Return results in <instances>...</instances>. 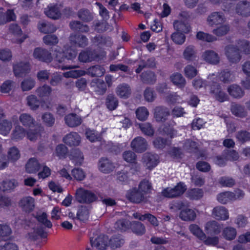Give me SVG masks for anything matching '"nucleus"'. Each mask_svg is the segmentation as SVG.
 Returning <instances> with one entry per match:
<instances>
[{
  "label": "nucleus",
  "mask_w": 250,
  "mask_h": 250,
  "mask_svg": "<svg viewBox=\"0 0 250 250\" xmlns=\"http://www.w3.org/2000/svg\"><path fill=\"white\" fill-rule=\"evenodd\" d=\"M19 205L26 212H30L35 208V200L30 196L25 197L20 200Z\"/></svg>",
  "instance_id": "obj_22"
},
{
  "label": "nucleus",
  "mask_w": 250,
  "mask_h": 250,
  "mask_svg": "<svg viewBox=\"0 0 250 250\" xmlns=\"http://www.w3.org/2000/svg\"><path fill=\"white\" fill-rule=\"evenodd\" d=\"M207 21L209 26L213 27L224 23L226 18L222 12H213L208 16Z\"/></svg>",
  "instance_id": "obj_7"
},
{
  "label": "nucleus",
  "mask_w": 250,
  "mask_h": 250,
  "mask_svg": "<svg viewBox=\"0 0 250 250\" xmlns=\"http://www.w3.org/2000/svg\"><path fill=\"white\" fill-rule=\"evenodd\" d=\"M18 185V182L15 179L6 180L0 184V189L3 191L13 190Z\"/></svg>",
  "instance_id": "obj_36"
},
{
  "label": "nucleus",
  "mask_w": 250,
  "mask_h": 250,
  "mask_svg": "<svg viewBox=\"0 0 250 250\" xmlns=\"http://www.w3.org/2000/svg\"><path fill=\"white\" fill-rule=\"evenodd\" d=\"M37 220L45 227L51 228L52 226L51 222L47 219L46 213L43 212L41 214H38L35 216Z\"/></svg>",
  "instance_id": "obj_56"
},
{
  "label": "nucleus",
  "mask_w": 250,
  "mask_h": 250,
  "mask_svg": "<svg viewBox=\"0 0 250 250\" xmlns=\"http://www.w3.org/2000/svg\"><path fill=\"white\" fill-rule=\"evenodd\" d=\"M142 162L144 165L147 168L151 169L156 167L159 163V157L156 154L150 152L146 153L143 154Z\"/></svg>",
  "instance_id": "obj_5"
},
{
  "label": "nucleus",
  "mask_w": 250,
  "mask_h": 250,
  "mask_svg": "<svg viewBox=\"0 0 250 250\" xmlns=\"http://www.w3.org/2000/svg\"><path fill=\"white\" fill-rule=\"evenodd\" d=\"M124 243V240L119 235H115L109 239V246L112 249L121 247Z\"/></svg>",
  "instance_id": "obj_48"
},
{
  "label": "nucleus",
  "mask_w": 250,
  "mask_h": 250,
  "mask_svg": "<svg viewBox=\"0 0 250 250\" xmlns=\"http://www.w3.org/2000/svg\"><path fill=\"white\" fill-rule=\"evenodd\" d=\"M125 219H121L117 221L115 224V228L119 230L125 231L130 226V223Z\"/></svg>",
  "instance_id": "obj_64"
},
{
  "label": "nucleus",
  "mask_w": 250,
  "mask_h": 250,
  "mask_svg": "<svg viewBox=\"0 0 250 250\" xmlns=\"http://www.w3.org/2000/svg\"><path fill=\"white\" fill-rule=\"evenodd\" d=\"M169 115V110L166 107L159 106L154 109V117L158 122H165Z\"/></svg>",
  "instance_id": "obj_14"
},
{
  "label": "nucleus",
  "mask_w": 250,
  "mask_h": 250,
  "mask_svg": "<svg viewBox=\"0 0 250 250\" xmlns=\"http://www.w3.org/2000/svg\"><path fill=\"white\" fill-rule=\"evenodd\" d=\"M41 165L35 158L30 159L26 165V170L28 173H33L38 171Z\"/></svg>",
  "instance_id": "obj_35"
},
{
  "label": "nucleus",
  "mask_w": 250,
  "mask_h": 250,
  "mask_svg": "<svg viewBox=\"0 0 250 250\" xmlns=\"http://www.w3.org/2000/svg\"><path fill=\"white\" fill-rule=\"evenodd\" d=\"M230 27L228 24H223L213 30L212 32L217 36H223L226 35L229 31Z\"/></svg>",
  "instance_id": "obj_55"
},
{
  "label": "nucleus",
  "mask_w": 250,
  "mask_h": 250,
  "mask_svg": "<svg viewBox=\"0 0 250 250\" xmlns=\"http://www.w3.org/2000/svg\"><path fill=\"white\" fill-rule=\"evenodd\" d=\"M105 105L109 110H114L118 105V100L114 95L110 94L105 99Z\"/></svg>",
  "instance_id": "obj_37"
},
{
  "label": "nucleus",
  "mask_w": 250,
  "mask_h": 250,
  "mask_svg": "<svg viewBox=\"0 0 250 250\" xmlns=\"http://www.w3.org/2000/svg\"><path fill=\"white\" fill-rule=\"evenodd\" d=\"M44 12L47 17L53 20H57L61 16L60 10L57 5L50 4L44 9Z\"/></svg>",
  "instance_id": "obj_17"
},
{
  "label": "nucleus",
  "mask_w": 250,
  "mask_h": 250,
  "mask_svg": "<svg viewBox=\"0 0 250 250\" xmlns=\"http://www.w3.org/2000/svg\"><path fill=\"white\" fill-rule=\"evenodd\" d=\"M27 104L32 110L37 109L41 104L40 100L34 95H31L26 98Z\"/></svg>",
  "instance_id": "obj_44"
},
{
  "label": "nucleus",
  "mask_w": 250,
  "mask_h": 250,
  "mask_svg": "<svg viewBox=\"0 0 250 250\" xmlns=\"http://www.w3.org/2000/svg\"><path fill=\"white\" fill-rule=\"evenodd\" d=\"M99 168L102 172L109 173L115 169V166L114 163L109 159L103 157L99 160Z\"/></svg>",
  "instance_id": "obj_16"
},
{
  "label": "nucleus",
  "mask_w": 250,
  "mask_h": 250,
  "mask_svg": "<svg viewBox=\"0 0 250 250\" xmlns=\"http://www.w3.org/2000/svg\"><path fill=\"white\" fill-rule=\"evenodd\" d=\"M90 243L92 247L99 250H105L109 246V238L107 236L101 235L94 240L91 239Z\"/></svg>",
  "instance_id": "obj_13"
},
{
  "label": "nucleus",
  "mask_w": 250,
  "mask_h": 250,
  "mask_svg": "<svg viewBox=\"0 0 250 250\" xmlns=\"http://www.w3.org/2000/svg\"><path fill=\"white\" fill-rule=\"evenodd\" d=\"M240 52L246 55L250 54V42L243 40L238 42V46Z\"/></svg>",
  "instance_id": "obj_50"
},
{
  "label": "nucleus",
  "mask_w": 250,
  "mask_h": 250,
  "mask_svg": "<svg viewBox=\"0 0 250 250\" xmlns=\"http://www.w3.org/2000/svg\"><path fill=\"white\" fill-rule=\"evenodd\" d=\"M78 18L83 22H89L93 19V14L86 8H82L77 12Z\"/></svg>",
  "instance_id": "obj_32"
},
{
  "label": "nucleus",
  "mask_w": 250,
  "mask_h": 250,
  "mask_svg": "<svg viewBox=\"0 0 250 250\" xmlns=\"http://www.w3.org/2000/svg\"><path fill=\"white\" fill-rule=\"evenodd\" d=\"M235 12L243 17L250 16V2L246 0L240 1L236 5Z\"/></svg>",
  "instance_id": "obj_15"
},
{
  "label": "nucleus",
  "mask_w": 250,
  "mask_h": 250,
  "mask_svg": "<svg viewBox=\"0 0 250 250\" xmlns=\"http://www.w3.org/2000/svg\"><path fill=\"white\" fill-rule=\"evenodd\" d=\"M229 94L233 98L240 99L245 95V92L238 85L233 84L229 85L227 89Z\"/></svg>",
  "instance_id": "obj_24"
},
{
  "label": "nucleus",
  "mask_w": 250,
  "mask_h": 250,
  "mask_svg": "<svg viewBox=\"0 0 250 250\" xmlns=\"http://www.w3.org/2000/svg\"><path fill=\"white\" fill-rule=\"evenodd\" d=\"M69 27L73 31L80 33H87L89 31V26L79 21H72L69 22Z\"/></svg>",
  "instance_id": "obj_21"
},
{
  "label": "nucleus",
  "mask_w": 250,
  "mask_h": 250,
  "mask_svg": "<svg viewBox=\"0 0 250 250\" xmlns=\"http://www.w3.org/2000/svg\"><path fill=\"white\" fill-rule=\"evenodd\" d=\"M145 195L146 194L141 190H140L139 188H134L129 190L126 196L130 202L134 203H140L146 200Z\"/></svg>",
  "instance_id": "obj_11"
},
{
  "label": "nucleus",
  "mask_w": 250,
  "mask_h": 250,
  "mask_svg": "<svg viewBox=\"0 0 250 250\" xmlns=\"http://www.w3.org/2000/svg\"><path fill=\"white\" fill-rule=\"evenodd\" d=\"M138 188L145 194L149 193L152 189L151 184L148 180L144 179L140 183Z\"/></svg>",
  "instance_id": "obj_54"
},
{
  "label": "nucleus",
  "mask_w": 250,
  "mask_h": 250,
  "mask_svg": "<svg viewBox=\"0 0 250 250\" xmlns=\"http://www.w3.org/2000/svg\"><path fill=\"white\" fill-rule=\"evenodd\" d=\"M138 125L139 128L144 135L150 137L153 136L155 130L150 123H144L139 124Z\"/></svg>",
  "instance_id": "obj_39"
},
{
  "label": "nucleus",
  "mask_w": 250,
  "mask_h": 250,
  "mask_svg": "<svg viewBox=\"0 0 250 250\" xmlns=\"http://www.w3.org/2000/svg\"><path fill=\"white\" fill-rule=\"evenodd\" d=\"M205 229L208 234H217L220 232L222 227L216 221H211L207 223Z\"/></svg>",
  "instance_id": "obj_30"
},
{
  "label": "nucleus",
  "mask_w": 250,
  "mask_h": 250,
  "mask_svg": "<svg viewBox=\"0 0 250 250\" xmlns=\"http://www.w3.org/2000/svg\"><path fill=\"white\" fill-rule=\"evenodd\" d=\"M212 214L214 218L219 220H226L229 217L228 210L222 206L215 207L212 210Z\"/></svg>",
  "instance_id": "obj_18"
},
{
  "label": "nucleus",
  "mask_w": 250,
  "mask_h": 250,
  "mask_svg": "<svg viewBox=\"0 0 250 250\" xmlns=\"http://www.w3.org/2000/svg\"><path fill=\"white\" fill-rule=\"evenodd\" d=\"M170 79L173 83L179 88H183L186 84V79L179 73H175L170 77Z\"/></svg>",
  "instance_id": "obj_33"
},
{
  "label": "nucleus",
  "mask_w": 250,
  "mask_h": 250,
  "mask_svg": "<svg viewBox=\"0 0 250 250\" xmlns=\"http://www.w3.org/2000/svg\"><path fill=\"white\" fill-rule=\"evenodd\" d=\"M98 58L99 55L94 50L87 48L79 54L78 59L81 62H87L97 60Z\"/></svg>",
  "instance_id": "obj_9"
},
{
  "label": "nucleus",
  "mask_w": 250,
  "mask_h": 250,
  "mask_svg": "<svg viewBox=\"0 0 250 250\" xmlns=\"http://www.w3.org/2000/svg\"><path fill=\"white\" fill-rule=\"evenodd\" d=\"M69 40L72 45L79 47H85L88 43V40L87 37L85 35L80 34H71L69 37Z\"/></svg>",
  "instance_id": "obj_6"
},
{
  "label": "nucleus",
  "mask_w": 250,
  "mask_h": 250,
  "mask_svg": "<svg viewBox=\"0 0 250 250\" xmlns=\"http://www.w3.org/2000/svg\"><path fill=\"white\" fill-rule=\"evenodd\" d=\"M231 111L233 115L239 117H245L247 114V112L244 106L238 104H232L231 107Z\"/></svg>",
  "instance_id": "obj_41"
},
{
  "label": "nucleus",
  "mask_w": 250,
  "mask_h": 250,
  "mask_svg": "<svg viewBox=\"0 0 250 250\" xmlns=\"http://www.w3.org/2000/svg\"><path fill=\"white\" fill-rule=\"evenodd\" d=\"M131 146L136 152L141 153L147 149L148 144L145 138L142 137H137L132 141Z\"/></svg>",
  "instance_id": "obj_10"
},
{
  "label": "nucleus",
  "mask_w": 250,
  "mask_h": 250,
  "mask_svg": "<svg viewBox=\"0 0 250 250\" xmlns=\"http://www.w3.org/2000/svg\"><path fill=\"white\" fill-rule=\"evenodd\" d=\"M204 59L208 62L216 64L219 62L220 58L217 53L213 50H207L203 55Z\"/></svg>",
  "instance_id": "obj_27"
},
{
  "label": "nucleus",
  "mask_w": 250,
  "mask_h": 250,
  "mask_svg": "<svg viewBox=\"0 0 250 250\" xmlns=\"http://www.w3.org/2000/svg\"><path fill=\"white\" fill-rule=\"evenodd\" d=\"M188 196L192 199H198L203 196V191L200 188H193L188 191Z\"/></svg>",
  "instance_id": "obj_63"
},
{
  "label": "nucleus",
  "mask_w": 250,
  "mask_h": 250,
  "mask_svg": "<svg viewBox=\"0 0 250 250\" xmlns=\"http://www.w3.org/2000/svg\"><path fill=\"white\" fill-rule=\"evenodd\" d=\"M42 119L45 125L49 127L52 126L55 123V118L50 113L46 112L42 115Z\"/></svg>",
  "instance_id": "obj_58"
},
{
  "label": "nucleus",
  "mask_w": 250,
  "mask_h": 250,
  "mask_svg": "<svg viewBox=\"0 0 250 250\" xmlns=\"http://www.w3.org/2000/svg\"><path fill=\"white\" fill-rule=\"evenodd\" d=\"M38 27L39 30L44 34L53 33L57 30L56 27L54 24L46 21L39 23Z\"/></svg>",
  "instance_id": "obj_31"
},
{
  "label": "nucleus",
  "mask_w": 250,
  "mask_h": 250,
  "mask_svg": "<svg viewBox=\"0 0 250 250\" xmlns=\"http://www.w3.org/2000/svg\"><path fill=\"white\" fill-rule=\"evenodd\" d=\"M12 126V123L7 120H3L0 124V133L6 135L10 131Z\"/></svg>",
  "instance_id": "obj_62"
},
{
  "label": "nucleus",
  "mask_w": 250,
  "mask_h": 250,
  "mask_svg": "<svg viewBox=\"0 0 250 250\" xmlns=\"http://www.w3.org/2000/svg\"><path fill=\"white\" fill-rule=\"evenodd\" d=\"M35 81L30 78L24 79L21 83V87L23 91H28L33 88L35 86Z\"/></svg>",
  "instance_id": "obj_61"
},
{
  "label": "nucleus",
  "mask_w": 250,
  "mask_h": 250,
  "mask_svg": "<svg viewBox=\"0 0 250 250\" xmlns=\"http://www.w3.org/2000/svg\"><path fill=\"white\" fill-rule=\"evenodd\" d=\"M173 26L177 32L182 33H188L190 31V26L188 23L183 21H175L173 23Z\"/></svg>",
  "instance_id": "obj_40"
},
{
  "label": "nucleus",
  "mask_w": 250,
  "mask_h": 250,
  "mask_svg": "<svg viewBox=\"0 0 250 250\" xmlns=\"http://www.w3.org/2000/svg\"><path fill=\"white\" fill-rule=\"evenodd\" d=\"M243 195V192L240 190L236 191L235 193L229 191L224 192L218 195L217 200L220 203L225 204L230 200H236Z\"/></svg>",
  "instance_id": "obj_4"
},
{
  "label": "nucleus",
  "mask_w": 250,
  "mask_h": 250,
  "mask_svg": "<svg viewBox=\"0 0 250 250\" xmlns=\"http://www.w3.org/2000/svg\"><path fill=\"white\" fill-rule=\"evenodd\" d=\"M225 55L231 63H237L242 59L241 52L238 47L234 45L227 46L225 49Z\"/></svg>",
  "instance_id": "obj_1"
},
{
  "label": "nucleus",
  "mask_w": 250,
  "mask_h": 250,
  "mask_svg": "<svg viewBox=\"0 0 250 250\" xmlns=\"http://www.w3.org/2000/svg\"><path fill=\"white\" fill-rule=\"evenodd\" d=\"M65 124L70 127H75L80 125L82 123V118L74 113H70L64 118Z\"/></svg>",
  "instance_id": "obj_20"
},
{
  "label": "nucleus",
  "mask_w": 250,
  "mask_h": 250,
  "mask_svg": "<svg viewBox=\"0 0 250 250\" xmlns=\"http://www.w3.org/2000/svg\"><path fill=\"white\" fill-rule=\"evenodd\" d=\"M183 57L188 61L195 60L197 56V51L195 46L190 45L186 47L183 52Z\"/></svg>",
  "instance_id": "obj_29"
},
{
  "label": "nucleus",
  "mask_w": 250,
  "mask_h": 250,
  "mask_svg": "<svg viewBox=\"0 0 250 250\" xmlns=\"http://www.w3.org/2000/svg\"><path fill=\"white\" fill-rule=\"evenodd\" d=\"M88 72L92 77H101L104 74L105 70L101 66L95 65L90 67Z\"/></svg>",
  "instance_id": "obj_52"
},
{
  "label": "nucleus",
  "mask_w": 250,
  "mask_h": 250,
  "mask_svg": "<svg viewBox=\"0 0 250 250\" xmlns=\"http://www.w3.org/2000/svg\"><path fill=\"white\" fill-rule=\"evenodd\" d=\"M136 115L137 119L140 121H145L147 119L149 112L145 107H140L136 111Z\"/></svg>",
  "instance_id": "obj_57"
},
{
  "label": "nucleus",
  "mask_w": 250,
  "mask_h": 250,
  "mask_svg": "<svg viewBox=\"0 0 250 250\" xmlns=\"http://www.w3.org/2000/svg\"><path fill=\"white\" fill-rule=\"evenodd\" d=\"M96 199V195L92 192L83 188L78 189L76 192V199L79 203H90Z\"/></svg>",
  "instance_id": "obj_3"
},
{
  "label": "nucleus",
  "mask_w": 250,
  "mask_h": 250,
  "mask_svg": "<svg viewBox=\"0 0 250 250\" xmlns=\"http://www.w3.org/2000/svg\"><path fill=\"white\" fill-rule=\"evenodd\" d=\"M219 78L220 81L224 83H229L233 81L234 77L230 71L226 69L220 73Z\"/></svg>",
  "instance_id": "obj_45"
},
{
  "label": "nucleus",
  "mask_w": 250,
  "mask_h": 250,
  "mask_svg": "<svg viewBox=\"0 0 250 250\" xmlns=\"http://www.w3.org/2000/svg\"><path fill=\"white\" fill-rule=\"evenodd\" d=\"M29 70V64L27 62H21L13 66L14 72L16 77H22L28 73Z\"/></svg>",
  "instance_id": "obj_19"
},
{
  "label": "nucleus",
  "mask_w": 250,
  "mask_h": 250,
  "mask_svg": "<svg viewBox=\"0 0 250 250\" xmlns=\"http://www.w3.org/2000/svg\"><path fill=\"white\" fill-rule=\"evenodd\" d=\"M51 87L47 84H44L38 87L36 90L37 94L40 97H48L51 94Z\"/></svg>",
  "instance_id": "obj_49"
},
{
  "label": "nucleus",
  "mask_w": 250,
  "mask_h": 250,
  "mask_svg": "<svg viewBox=\"0 0 250 250\" xmlns=\"http://www.w3.org/2000/svg\"><path fill=\"white\" fill-rule=\"evenodd\" d=\"M64 143L70 146H78L81 142V137L76 132H71L63 139Z\"/></svg>",
  "instance_id": "obj_23"
},
{
  "label": "nucleus",
  "mask_w": 250,
  "mask_h": 250,
  "mask_svg": "<svg viewBox=\"0 0 250 250\" xmlns=\"http://www.w3.org/2000/svg\"><path fill=\"white\" fill-rule=\"evenodd\" d=\"M190 232L201 240L205 239L206 236L198 226L196 224H191L189 227Z\"/></svg>",
  "instance_id": "obj_47"
},
{
  "label": "nucleus",
  "mask_w": 250,
  "mask_h": 250,
  "mask_svg": "<svg viewBox=\"0 0 250 250\" xmlns=\"http://www.w3.org/2000/svg\"><path fill=\"white\" fill-rule=\"evenodd\" d=\"M196 38L198 40L208 42H212L215 41L216 39V38L212 35L202 31L197 32Z\"/></svg>",
  "instance_id": "obj_60"
},
{
  "label": "nucleus",
  "mask_w": 250,
  "mask_h": 250,
  "mask_svg": "<svg viewBox=\"0 0 250 250\" xmlns=\"http://www.w3.org/2000/svg\"><path fill=\"white\" fill-rule=\"evenodd\" d=\"M19 121L26 127H34L36 124L34 118L28 113L21 114L19 117Z\"/></svg>",
  "instance_id": "obj_26"
},
{
  "label": "nucleus",
  "mask_w": 250,
  "mask_h": 250,
  "mask_svg": "<svg viewBox=\"0 0 250 250\" xmlns=\"http://www.w3.org/2000/svg\"><path fill=\"white\" fill-rule=\"evenodd\" d=\"M186 190L184 183L180 182L173 188H167L162 192V195L167 198H172L179 197Z\"/></svg>",
  "instance_id": "obj_2"
},
{
  "label": "nucleus",
  "mask_w": 250,
  "mask_h": 250,
  "mask_svg": "<svg viewBox=\"0 0 250 250\" xmlns=\"http://www.w3.org/2000/svg\"><path fill=\"white\" fill-rule=\"evenodd\" d=\"M33 56L35 58L46 62H50L52 60L51 53L47 50L40 47L35 49Z\"/></svg>",
  "instance_id": "obj_12"
},
{
  "label": "nucleus",
  "mask_w": 250,
  "mask_h": 250,
  "mask_svg": "<svg viewBox=\"0 0 250 250\" xmlns=\"http://www.w3.org/2000/svg\"><path fill=\"white\" fill-rule=\"evenodd\" d=\"M179 216L184 221H193L195 219L196 215L193 210L187 208L182 210Z\"/></svg>",
  "instance_id": "obj_42"
},
{
  "label": "nucleus",
  "mask_w": 250,
  "mask_h": 250,
  "mask_svg": "<svg viewBox=\"0 0 250 250\" xmlns=\"http://www.w3.org/2000/svg\"><path fill=\"white\" fill-rule=\"evenodd\" d=\"M116 93L120 97L127 99L130 95L131 90L129 85L123 83L119 84L116 89Z\"/></svg>",
  "instance_id": "obj_25"
},
{
  "label": "nucleus",
  "mask_w": 250,
  "mask_h": 250,
  "mask_svg": "<svg viewBox=\"0 0 250 250\" xmlns=\"http://www.w3.org/2000/svg\"><path fill=\"white\" fill-rule=\"evenodd\" d=\"M129 224L132 231L136 235L141 236L146 233V227L142 223L134 221Z\"/></svg>",
  "instance_id": "obj_28"
},
{
  "label": "nucleus",
  "mask_w": 250,
  "mask_h": 250,
  "mask_svg": "<svg viewBox=\"0 0 250 250\" xmlns=\"http://www.w3.org/2000/svg\"><path fill=\"white\" fill-rule=\"evenodd\" d=\"M176 123L173 120L162 125L159 129L160 133L163 135H166L173 138L177 134V130L174 128Z\"/></svg>",
  "instance_id": "obj_8"
},
{
  "label": "nucleus",
  "mask_w": 250,
  "mask_h": 250,
  "mask_svg": "<svg viewBox=\"0 0 250 250\" xmlns=\"http://www.w3.org/2000/svg\"><path fill=\"white\" fill-rule=\"evenodd\" d=\"M237 232L235 228L231 227H227L224 229L222 231V235L226 239L232 240L236 236Z\"/></svg>",
  "instance_id": "obj_43"
},
{
  "label": "nucleus",
  "mask_w": 250,
  "mask_h": 250,
  "mask_svg": "<svg viewBox=\"0 0 250 250\" xmlns=\"http://www.w3.org/2000/svg\"><path fill=\"white\" fill-rule=\"evenodd\" d=\"M89 210L84 206H82L78 209L77 213V219L84 222L88 220L89 217Z\"/></svg>",
  "instance_id": "obj_46"
},
{
  "label": "nucleus",
  "mask_w": 250,
  "mask_h": 250,
  "mask_svg": "<svg viewBox=\"0 0 250 250\" xmlns=\"http://www.w3.org/2000/svg\"><path fill=\"white\" fill-rule=\"evenodd\" d=\"M183 147L186 150L192 152L197 150L198 145L196 142L188 139L185 141Z\"/></svg>",
  "instance_id": "obj_59"
},
{
  "label": "nucleus",
  "mask_w": 250,
  "mask_h": 250,
  "mask_svg": "<svg viewBox=\"0 0 250 250\" xmlns=\"http://www.w3.org/2000/svg\"><path fill=\"white\" fill-rule=\"evenodd\" d=\"M184 72L185 76L190 79L195 77L198 73L196 68L191 64L187 65L184 68Z\"/></svg>",
  "instance_id": "obj_51"
},
{
  "label": "nucleus",
  "mask_w": 250,
  "mask_h": 250,
  "mask_svg": "<svg viewBox=\"0 0 250 250\" xmlns=\"http://www.w3.org/2000/svg\"><path fill=\"white\" fill-rule=\"evenodd\" d=\"M70 159L75 163V165L80 166L83 163V156L79 149H73L71 152Z\"/></svg>",
  "instance_id": "obj_34"
},
{
  "label": "nucleus",
  "mask_w": 250,
  "mask_h": 250,
  "mask_svg": "<svg viewBox=\"0 0 250 250\" xmlns=\"http://www.w3.org/2000/svg\"><path fill=\"white\" fill-rule=\"evenodd\" d=\"M140 77L141 81L147 84H153L156 80L155 74L150 71L144 72L140 75Z\"/></svg>",
  "instance_id": "obj_38"
},
{
  "label": "nucleus",
  "mask_w": 250,
  "mask_h": 250,
  "mask_svg": "<svg viewBox=\"0 0 250 250\" xmlns=\"http://www.w3.org/2000/svg\"><path fill=\"white\" fill-rule=\"evenodd\" d=\"M20 156L19 150L15 146L10 148L7 153L8 160L13 162L17 161L20 158Z\"/></svg>",
  "instance_id": "obj_53"
}]
</instances>
